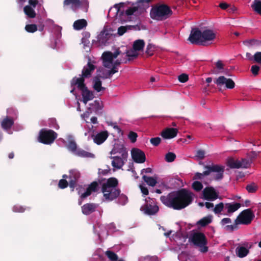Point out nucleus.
Returning a JSON list of instances; mask_svg holds the SVG:
<instances>
[{"label":"nucleus","mask_w":261,"mask_h":261,"mask_svg":"<svg viewBox=\"0 0 261 261\" xmlns=\"http://www.w3.org/2000/svg\"><path fill=\"white\" fill-rule=\"evenodd\" d=\"M25 30L28 33H33L37 31V26L35 24H27L25 26Z\"/></svg>","instance_id":"de8ad7c7"},{"label":"nucleus","mask_w":261,"mask_h":261,"mask_svg":"<svg viewBox=\"0 0 261 261\" xmlns=\"http://www.w3.org/2000/svg\"><path fill=\"white\" fill-rule=\"evenodd\" d=\"M178 129L175 128H166L164 129L161 134V136L165 139H170L175 137L178 133Z\"/></svg>","instance_id":"6ab92c4d"},{"label":"nucleus","mask_w":261,"mask_h":261,"mask_svg":"<svg viewBox=\"0 0 261 261\" xmlns=\"http://www.w3.org/2000/svg\"><path fill=\"white\" fill-rule=\"evenodd\" d=\"M205 156V151L203 150L199 149L196 151V156L200 160L204 159Z\"/></svg>","instance_id":"338daca9"},{"label":"nucleus","mask_w":261,"mask_h":261,"mask_svg":"<svg viewBox=\"0 0 261 261\" xmlns=\"http://www.w3.org/2000/svg\"><path fill=\"white\" fill-rule=\"evenodd\" d=\"M173 14L171 8L165 4H157L152 7L150 11V17L157 21H163L170 18Z\"/></svg>","instance_id":"20e7f679"},{"label":"nucleus","mask_w":261,"mask_h":261,"mask_svg":"<svg viewBox=\"0 0 261 261\" xmlns=\"http://www.w3.org/2000/svg\"><path fill=\"white\" fill-rule=\"evenodd\" d=\"M152 202L146 203L144 206L141 207V210L143 211L144 213L148 215H153L155 214L159 210V207L155 204H152L154 203L153 199L151 200Z\"/></svg>","instance_id":"f8f14e48"},{"label":"nucleus","mask_w":261,"mask_h":261,"mask_svg":"<svg viewBox=\"0 0 261 261\" xmlns=\"http://www.w3.org/2000/svg\"><path fill=\"white\" fill-rule=\"evenodd\" d=\"M225 208V204L223 202H220L215 205L213 208V212L215 214H219Z\"/></svg>","instance_id":"a18cd8bd"},{"label":"nucleus","mask_w":261,"mask_h":261,"mask_svg":"<svg viewBox=\"0 0 261 261\" xmlns=\"http://www.w3.org/2000/svg\"><path fill=\"white\" fill-rule=\"evenodd\" d=\"M88 5L87 0H64L63 2L64 7H70L74 11L80 7H83L87 10Z\"/></svg>","instance_id":"1a4fd4ad"},{"label":"nucleus","mask_w":261,"mask_h":261,"mask_svg":"<svg viewBox=\"0 0 261 261\" xmlns=\"http://www.w3.org/2000/svg\"><path fill=\"white\" fill-rule=\"evenodd\" d=\"M253 59L256 63L261 64V52L257 51L253 56Z\"/></svg>","instance_id":"e2e57ef3"},{"label":"nucleus","mask_w":261,"mask_h":261,"mask_svg":"<svg viewBox=\"0 0 261 261\" xmlns=\"http://www.w3.org/2000/svg\"><path fill=\"white\" fill-rule=\"evenodd\" d=\"M68 150H70L72 152H75L77 151V145L75 141H70L67 146Z\"/></svg>","instance_id":"603ef678"},{"label":"nucleus","mask_w":261,"mask_h":261,"mask_svg":"<svg viewBox=\"0 0 261 261\" xmlns=\"http://www.w3.org/2000/svg\"><path fill=\"white\" fill-rule=\"evenodd\" d=\"M117 198H118V200H117V203L119 204L124 205L126 204V203L127 202V201H128L127 197L123 194H120V195Z\"/></svg>","instance_id":"49530a36"},{"label":"nucleus","mask_w":261,"mask_h":261,"mask_svg":"<svg viewBox=\"0 0 261 261\" xmlns=\"http://www.w3.org/2000/svg\"><path fill=\"white\" fill-rule=\"evenodd\" d=\"M110 158L113 159L112 162V166L118 169H121L123 167L125 163V161H126V158H123L121 156H111Z\"/></svg>","instance_id":"412c9836"},{"label":"nucleus","mask_w":261,"mask_h":261,"mask_svg":"<svg viewBox=\"0 0 261 261\" xmlns=\"http://www.w3.org/2000/svg\"><path fill=\"white\" fill-rule=\"evenodd\" d=\"M108 192H102L103 197L108 201H112L116 199L121 193V190L118 187L110 189L107 190Z\"/></svg>","instance_id":"9b49d317"},{"label":"nucleus","mask_w":261,"mask_h":261,"mask_svg":"<svg viewBox=\"0 0 261 261\" xmlns=\"http://www.w3.org/2000/svg\"><path fill=\"white\" fill-rule=\"evenodd\" d=\"M192 187L195 191L199 192L202 189L203 185L201 182L199 181H195L193 182Z\"/></svg>","instance_id":"8fccbe9b"},{"label":"nucleus","mask_w":261,"mask_h":261,"mask_svg":"<svg viewBox=\"0 0 261 261\" xmlns=\"http://www.w3.org/2000/svg\"><path fill=\"white\" fill-rule=\"evenodd\" d=\"M23 12L28 18H34L36 16V13L33 8L27 5L23 8Z\"/></svg>","instance_id":"7c9ffc66"},{"label":"nucleus","mask_w":261,"mask_h":261,"mask_svg":"<svg viewBox=\"0 0 261 261\" xmlns=\"http://www.w3.org/2000/svg\"><path fill=\"white\" fill-rule=\"evenodd\" d=\"M189 240L195 245L200 247L202 252H206L208 251V247L205 246L207 244V240L204 233L195 232L191 236Z\"/></svg>","instance_id":"6e6552de"},{"label":"nucleus","mask_w":261,"mask_h":261,"mask_svg":"<svg viewBox=\"0 0 261 261\" xmlns=\"http://www.w3.org/2000/svg\"><path fill=\"white\" fill-rule=\"evenodd\" d=\"M90 106L96 112L101 110L103 108L102 102L100 100H94L93 102L90 103Z\"/></svg>","instance_id":"58836bf2"},{"label":"nucleus","mask_w":261,"mask_h":261,"mask_svg":"<svg viewBox=\"0 0 261 261\" xmlns=\"http://www.w3.org/2000/svg\"><path fill=\"white\" fill-rule=\"evenodd\" d=\"M95 68V66L91 63V60L89 59L87 65L84 66L81 75L86 79L89 78L91 76Z\"/></svg>","instance_id":"a211bd4d"},{"label":"nucleus","mask_w":261,"mask_h":261,"mask_svg":"<svg viewBox=\"0 0 261 261\" xmlns=\"http://www.w3.org/2000/svg\"><path fill=\"white\" fill-rule=\"evenodd\" d=\"M259 70V67L256 65H252L251 67V71L254 76L258 74Z\"/></svg>","instance_id":"69168bd1"},{"label":"nucleus","mask_w":261,"mask_h":261,"mask_svg":"<svg viewBox=\"0 0 261 261\" xmlns=\"http://www.w3.org/2000/svg\"><path fill=\"white\" fill-rule=\"evenodd\" d=\"M208 176L204 173V171L203 173L196 172L193 177V180L202 179L204 176Z\"/></svg>","instance_id":"bf43d9fd"},{"label":"nucleus","mask_w":261,"mask_h":261,"mask_svg":"<svg viewBox=\"0 0 261 261\" xmlns=\"http://www.w3.org/2000/svg\"><path fill=\"white\" fill-rule=\"evenodd\" d=\"M94 142L97 145H100L105 141L108 137V133L107 131L101 132L95 136L93 135Z\"/></svg>","instance_id":"5701e85b"},{"label":"nucleus","mask_w":261,"mask_h":261,"mask_svg":"<svg viewBox=\"0 0 261 261\" xmlns=\"http://www.w3.org/2000/svg\"><path fill=\"white\" fill-rule=\"evenodd\" d=\"M109 70L105 69L103 67H99L97 70L96 76H99V79H107L110 78L111 76L110 74Z\"/></svg>","instance_id":"c85d7f7f"},{"label":"nucleus","mask_w":261,"mask_h":261,"mask_svg":"<svg viewBox=\"0 0 261 261\" xmlns=\"http://www.w3.org/2000/svg\"><path fill=\"white\" fill-rule=\"evenodd\" d=\"M212 221V216H209L207 217H203L199 220L197 224L199 225H200L202 227H204L210 223H211Z\"/></svg>","instance_id":"ea45409f"},{"label":"nucleus","mask_w":261,"mask_h":261,"mask_svg":"<svg viewBox=\"0 0 261 261\" xmlns=\"http://www.w3.org/2000/svg\"><path fill=\"white\" fill-rule=\"evenodd\" d=\"M93 88L97 92L105 90V88L102 87V82L99 76H94L93 79Z\"/></svg>","instance_id":"a878e982"},{"label":"nucleus","mask_w":261,"mask_h":261,"mask_svg":"<svg viewBox=\"0 0 261 261\" xmlns=\"http://www.w3.org/2000/svg\"><path fill=\"white\" fill-rule=\"evenodd\" d=\"M96 208V205L95 203H86L82 206V211L84 215H88L94 212Z\"/></svg>","instance_id":"b1692460"},{"label":"nucleus","mask_w":261,"mask_h":261,"mask_svg":"<svg viewBox=\"0 0 261 261\" xmlns=\"http://www.w3.org/2000/svg\"><path fill=\"white\" fill-rule=\"evenodd\" d=\"M142 178L144 181L149 186L154 187L157 183L156 178L153 177L143 175Z\"/></svg>","instance_id":"e433bc0d"},{"label":"nucleus","mask_w":261,"mask_h":261,"mask_svg":"<svg viewBox=\"0 0 261 261\" xmlns=\"http://www.w3.org/2000/svg\"><path fill=\"white\" fill-rule=\"evenodd\" d=\"M112 35L109 31L104 29L97 36V41L101 45H106Z\"/></svg>","instance_id":"f3484780"},{"label":"nucleus","mask_w":261,"mask_h":261,"mask_svg":"<svg viewBox=\"0 0 261 261\" xmlns=\"http://www.w3.org/2000/svg\"><path fill=\"white\" fill-rule=\"evenodd\" d=\"M68 183L65 179H60L59 181L58 186L60 189H65L67 187Z\"/></svg>","instance_id":"052dcab7"},{"label":"nucleus","mask_w":261,"mask_h":261,"mask_svg":"<svg viewBox=\"0 0 261 261\" xmlns=\"http://www.w3.org/2000/svg\"><path fill=\"white\" fill-rule=\"evenodd\" d=\"M137 137V134L133 131L130 132L128 135V138L132 143H134L136 141Z\"/></svg>","instance_id":"13d9d810"},{"label":"nucleus","mask_w":261,"mask_h":261,"mask_svg":"<svg viewBox=\"0 0 261 261\" xmlns=\"http://www.w3.org/2000/svg\"><path fill=\"white\" fill-rule=\"evenodd\" d=\"M251 8L257 14L261 15V0H254Z\"/></svg>","instance_id":"4c0bfd02"},{"label":"nucleus","mask_w":261,"mask_h":261,"mask_svg":"<svg viewBox=\"0 0 261 261\" xmlns=\"http://www.w3.org/2000/svg\"><path fill=\"white\" fill-rule=\"evenodd\" d=\"M258 189V187L254 182L248 184L246 187V189L249 193H255Z\"/></svg>","instance_id":"c03bdc74"},{"label":"nucleus","mask_w":261,"mask_h":261,"mask_svg":"<svg viewBox=\"0 0 261 261\" xmlns=\"http://www.w3.org/2000/svg\"><path fill=\"white\" fill-rule=\"evenodd\" d=\"M178 79L180 82L185 83L188 81L189 76L187 74L182 73L178 76Z\"/></svg>","instance_id":"0e129e2a"},{"label":"nucleus","mask_w":261,"mask_h":261,"mask_svg":"<svg viewBox=\"0 0 261 261\" xmlns=\"http://www.w3.org/2000/svg\"><path fill=\"white\" fill-rule=\"evenodd\" d=\"M26 208L23 206L16 204L13 207V211L15 213H23Z\"/></svg>","instance_id":"6e6d98bb"},{"label":"nucleus","mask_w":261,"mask_h":261,"mask_svg":"<svg viewBox=\"0 0 261 261\" xmlns=\"http://www.w3.org/2000/svg\"><path fill=\"white\" fill-rule=\"evenodd\" d=\"M110 153L111 154H120L123 158H127V152L124 145L121 143H115Z\"/></svg>","instance_id":"dca6fc26"},{"label":"nucleus","mask_w":261,"mask_h":261,"mask_svg":"<svg viewBox=\"0 0 261 261\" xmlns=\"http://www.w3.org/2000/svg\"><path fill=\"white\" fill-rule=\"evenodd\" d=\"M57 137L58 134L55 131L42 128L39 132L38 141L44 144H51Z\"/></svg>","instance_id":"0eeeda50"},{"label":"nucleus","mask_w":261,"mask_h":261,"mask_svg":"<svg viewBox=\"0 0 261 261\" xmlns=\"http://www.w3.org/2000/svg\"><path fill=\"white\" fill-rule=\"evenodd\" d=\"M48 125H49V127H53L56 129H58L59 128V126L58 124L56 119L55 118H50L48 120Z\"/></svg>","instance_id":"864d4df0"},{"label":"nucleus","mask_w":261,"mask_h":261,"mask_svg":"<svg viewBox=\"0 0 261 261\" xmlns=\"http://www.w3.org/2000/svg\"><path fill=\"white\" fill-rule=\"evenodd\" d=\"M126 54V56L128 57V59H123V62L124 63H127V62L137 58L139 55L137 51L134 50L133 48L130 50L126 49L123 54Z\"/></svg>","instance_id":"393cba45"},{"label":"nucleus","mask_w":261,"mask_h":261,"mask_svg":"<svg viewBox=\"0 0 261 261\" xmlns=\"http://www.w3.org/2000/svg\"><path fill=\"white\" fill-rule=\"evenodd\" d=\"M93 192H96L98 190V184L97 181H94L91 182L88 187Z\"/></svg>","instance_id":"5fc2aeb1"},{"label":"nucleus","mask_w":261,"mask_h":261,"mask_svg":"<svg viewBox=\"0 0 261 261\" xmlns=\"http://www.w3.org/2000/svg\"><path fill=\"white\" fill-rule=\"evenodd\" d=\"M254 217V214L250 208L245 210L237 217L233 225L225 226L224 229L229 232H232L238 229V225L239 224H250Z\"/></svg>","instance_id":"7ed1b4c3"},{"label":"nucleus","mask_w":261,"mask_h":261,"mask_svg":"<svg viewBox=\"0 0 261 261\" xmlns=\"http://www.w3.org/2000/svg\"><path fill=\"white\" fill-rule=\"evenodd\" d=\"M193 200V193L185 188L172 191L167 195L160 197V200L163 204L177 211L181 210L189 205Z\"/></svg>","instance_id":"f257e3e1"},{"label":"nucleus","mask_w":261,"mask_h":261,"mask_svg":"<svg viewBox=\"0 0 261 261\" xmlns=\"http://www.w3.org/2000/svg\"><path fill=\"white\" fill-rule=\"evenodd\" d=\"M227 165L231 169L240 168V166H239V160H236L232 158L228 159L227 161Z\"/></svg>","instance_id":"f704fd0d"},{"label":"nucleus","mask_w":261,"mask_h":261,"mask_svg":"<svg viewBox=\"0 0 261 261\" xmlns=\"http://www.w3.org/2000/svg\"><path fill=\"white\" fill-rule=\"evenodd\" d=\"M215 84L217 85H225L227 89H232L235 87V83L231 79H227L224 76H220L217 79L215 82Z\"/></svg>","instance_id":"4468645a"},{"label":"nucleus","mask_w":261,"mask_h":261,"mask_svg":"<svg viewBox=\"0 0 261 261\" xmlns=\"http://www.w3.org/2000/svg\"><path fill=\"white\" fill-rule=\"evenodd\" d=\"M204 168L205 169L204 173L208 175L211 174L213 179L220 181L223 179L225 171L224 166L212 164L204 166Z\"/></svg>","instance_id":"39448f33"},{"label":"nucleus","mask_w":261,"mask_h":261,"mask_svg":"<svg viewBox=\"0 0 261 261\" xmlns=\"http://www.w3.org/2000/svg\"><path fill=\"white\" fill-rule=\"evenodd\" d=\"M240 207L241 204L240 203H227L225 204V208L227 209L228 214L233 213Z\"/></svg>","instance_id":"cd10ccee"},{"label":"nucleus","mask_w":261,"mask_h":261,"mask_svg":"<svg viewBox=\"0 0 261 261\" xmlns=\"http://www.w3.org/2000/svg\"><path fill=\"white\" fill-rule=\"evenodd\" d=\"M105 255L110 261H117L118 256L116 253L111 250H107L105 252Z\"/></svg>","instance_id":"37998d69"},{"label":"nucleus","mask_w":261,"mask_h":261,"mask_svg":"<svg viewBox=\"0 0 261 261\" xmlns=\"http://www.w3.org/2000/svg\"><path fill=\"white\" fill-rule=\"evenodd\" d=\"M236 252L238 256L243 258L246 256L249 253V250L243 246H239L236 249Z\"/></svg>","instance_id":"473e14b6"},{"label":"nucleus","mask_w":261,"mask_h":261,"mask_svg":"<svg viewBox=\"0 0 261 261\" xmlns=\"http://www.w3.org/2000/svg\"><path fill=\"white\" fill-rule=\"evenodd\" d=\"M175 159L176 154L172 152H168L165 155V160L169 163L173 162Z\"/></svg>","instance_id":"3c124183"},{"label":"nucleus","mask_w":261,"mask_h":261,"mask_svg":"<svg viewBox=\"0 0 261 261\" xmlns=\"http://www.w3.org/2000/svg\"><path fill=\"white\" fill-rule=\"evenodd\" d=\"M204 199L208 201H214L219 197V193L213 187H207L202 191Z\"/></svg>","instance_id":"9d476101"},{"label":"nucleus","mask_w":261,"mask_h":261,"mask_svg":"<svg viewBox=\"0 0 261 261\" xmlns=\"http://www.w3.org/2000/svg\"><path fill=\"white\" fill-rule=\"evenodd\" d=\"M216 37L212 30L206 29L202 32L198 28H193L188 39L192 44L204 45L206 42L214 40Z\"/></svg>","instance_id":"f03ea898"},{"label":"nucleus","mask_w":261,"mask_h":261,"mask_svg":"<svg viewBox=\"0 0 261 261\" xmlns=\"http://www.w3.org/2000/svg\"><path fill=\"white\" fill-rule=\"evenodd\" d=\"M85 79L86 78L84 77L82 75L80 77H74L70 81L71 87L76 86L80 90H81L86 86L85 84Z\"/></svg>","instance_id":"aec40b11"},{"label":"nucleus","mask_w":261,"mask_h":261,"mask_svg":"<svg viewBox=\"0 0 261 261\" xmlns=\"http://www.w3.org/2000/svg\"><path fill=\"white\" fill-rule=\"evenodd\" d=\"M152 0H138L136 6L128 8L125 11L127 16L133 14L138 15L144 11L149 6V3Z\"/></svg>","instance_id":"423d86ee"},{"label":"nucleus","mask_w":261,"mask_h":261,"mask_svg":"<svg viewBox=\"0 0 261 261\" xmlns=\"http://www.w3.org/2000/svg\"><path fill=\"white\" fill-rule=\"evenodd\" d=\"M75 154L82 158H93L94 157V155L93 153L82 149H77L75 152Z\"/></svg>","instance_id":"c9c22d12"},{"label":"nucleus","mask_w":261,"mask_h":261,"mask_svg":"<svg viewBox=\"0 0 261 261\" xmlns=\"http://www.w3.org/2000/svg\"><path fill=\"white\" fill-rule=\"evenodd\" d=\"M13 124V119L8 116L3 119L1 123L2 127L6 130L10 129Z\"/></svg>","instance_id":"c756f323"},{"label":"nucleus","mask_w":261,"mask_h":261,"mask_svg":"<svg viewBox=\"0 0 261 261\" xmlns=\"http://www.w3.org/2000/svg\"><path fill=\"white\" fill-rule=\"evenodd\" d=\"M133 160L137 163H143L145 162L146 156L144 152L138 148H133L131 151Z\"/></svg>","instance_id":"ddd939ff"},{"label":"nucleus","mask_w":261,"mask_h":261,"mask_svg":"<svg viewBox=\"0 0 261 261\" xmlns=\"http://www.w3.org/2000/svg\"><path fill=\"white\" fill-rule=\"evenodd\" d=\"M80 90L83 97L82 101L85 104H86L88 101L93 99L94 98L93 92L89 90L87 86Z\"/></svg>","instance_id":"4be33fe9"},{"label":"nucleus","mask_w":261,"mask_h":261,"mask_svg":"<svg viewBox=\"0 0 261 261\" xmlns=\"http://www.w3.org/2000/svg\"><path fill=\"white\" fill-rule=\"evenodd\" d=\"M145 46V42L143 40L139 39L135 41L133 45V48L137 51H141Z\"/></svg>","instance_id":"72a5a7b5"},{"label":"nucleus","mask_w":261,"mask_h":261,"mask_svg":"<svg viewBox=\"0 0 261 261\" xmlns=\"http://www.w3.org/2000/svg\"><path fill=\"white\" fill-rule=\"evenodd\" d=\"M80 177V174L78 172L72 173L69 175V187L71 188V191H73L74 188L76 187L77 181Z\"/></svg>","instance_id":"bb28decb"},{"label":"nucleus","mask_w":261,"mask_h":261,"mask_svg":"<svg viewBox=\"0 0 261 261\" xmlns=\"http://www.w3.org/2000/svg\"><path fill=\"white\" fill-rule=\"evenodd\" d=\"M161 142V139L158 137L152 138L150 139V143L154 146H158L160 144Z\"/></svg>","instance_id":"4d7b16f0"},{"label":"nucleus","mask_w":261,"mask_h":261,"mask_svg":"<svg viewBox=\"0 0 261 261\" xmlns=\"http://www.w3.org/2000/svg\"><path fill=\"white\" fill-rule=\"evenodd\" d=\"M102 59L103 62H108L109 63H113L112 53L110 51H105L102 55Z\"/></svg>","instance_id":"a19ab883"},{"label":"nucleus","mask_w":261,"mask_h":261,"mask_svg":"<svg viewBox=\"0 0 261 261\" xmlns=\"http://www.w3.org/2000/svg\"><path fill=\"white\" fill-rule=\"evenodd\" d=\"M251 160L247 159H241L239 160L240 168H248L250 166Z\"/></svg>","instance_id":"79ce46f5"},{"label":"nucleus","mask_w":261,"mask_h":261,"mask_svg":"<svg viewBox=\"0 0 261 261\" xmlns=\"http://www.w3.org/2000/svg\"><path fill=\"white\" fill-rule=\"evenodd\" d=\"M118 180L116 178L110 177L102 184L101 191V192H108L107 190L118 187Z\"/></svg>","instance_id":"2eb2a0df"},{"label":"nucleus","mask_w":261,"mask_h":261,"mask_svg":"<svg viewBox=\"0 0 261 261\" xmlns=\"http://www.w3.org/2000/svg\"><path fill=\"white\" fill-rule=\"evenodd\" d=\"M87 25V21L84 19H79L74 21L73 28L76 30H80Z\"/></svg>","instance_id":"2f4dec72"},{"label":"nucleus","mask_w":261,"mask_h":261,"mask_svg":"<svg viewBox=\"0 0 261 261\" xmlns=\"http://www.w3.org/2000/svg\"><path fill=\"white\" fill-rule=\"evenodd\" d=\"M30 6L32 7L34 9L36 7L37 5H39L41 6V4L39 3V1L38 0H29L28 1Z\"/></svg>","instance_id":"774afa93"},{"label":"nucleus","mask_w":261,"mask_h":261,"mask_svg":"<svg viewBox=\"0 0 261 261\" xmlns=\"http://www.w3.org/2000/svg\"><path fill=\"white\" fill-rule=\"evenodd\" d=\"M154 50V45L152 44L149 43L146 47L145 53L148 56H151L153 55Z\"/></svg>","instance_id":"09e8293b"},{"label":"nucleus","mask_w":261,"mask_h":261,"mask_svg":"<svg viewBox=\"0 0 261 261\" xmlns=\"http://www.w3.org/2000/svg\"><path fill=\"white\" fill-rule=\"evenodd\" d=\"M93 192L91 190H90L88 187L87 188L86 191L81 194L80 196L81 199H85L88 196H90L91 193Z\"/></svg>","instance_id":"680f3d73"}]
</instances>
